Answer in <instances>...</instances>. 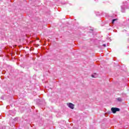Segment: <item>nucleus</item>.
<instances>
[{"instance_id":"1","label":"nucleus","mask_w":129,"mask_h":129,"mask_svg":"<svg viewBox=\"0 0 129 129\" xmlns=\"http://www.w3.org/2000/svg\"><path fill=\"white\" fill-rule=\"evenodd\" d=\"M67 105L69 107V108H71V109H74V107L75 106V105L72 104V103H68Z\"/></svg>"},{"instance_id":"2","label":"nucleus","mask_w":129,"mask_h":129,"mask_svg":"<svg viewBox=\"0 0 129 129\" xmlns=\"http://www.w3.org/2000/svg\"><path fill=\"white\" fill-rule=\"evenodd\" d=\"M111 110L113 113H116V111H119L120 109L118 108L112 107L111 108Z\"/></svg>"},{"instance_id":"3","label":"nucleus","mask_w":129,"mask_h":129,"mask_svg":"<svg viewBox=\"0 0 129 129\" xmlns=\"http://www.w3.org/2000/svg\"><path fill=\"white\" fill-rule=\"evenodd\" d=\"M117 100H118V101H122V99H121V98H117Z\"/></svg>"},{"instance_id":"4","label":"nucleus","mask_w":129,"mask_h":129,"mask_svg":"<svg viewBox=\"0 0 129 129\" xmlns=\"http://www.w3.org/2000/svg\"><path fill=\"white\" fill-rule=\"evenodd\" d=\"M117 19H113L112 21V24H114V22H115V21H116Z\"/></svg>"},{"instance_id":"5","label":"nucleus","mask_w":129,"mask_h":129,"mask_svg":"<svg viewBox=\"0 0 129 129\" xmlns=\"http://www.w3.org/2000/svg\"><path fill=\"white\" fill-rule=\"evenodd\" d=\"M92 77H93V78H95L96 77H95L94 75H92Z\"/></svg>"},{"instance_id":"6","label":"nucleus","mask_w":129,"mask_h":129,"mask_svg":"<svg viewBox=\"0 0 129 129\" xmlns=\"http://www.w3.org/2000/svg\"><path fill=\"white\" fill-rule=\"evenodd\" d=\"M103 46H104V47H106V45L105 44H103Z\"/></svg>"}]
</instances>
